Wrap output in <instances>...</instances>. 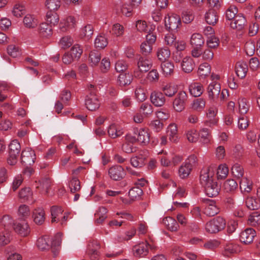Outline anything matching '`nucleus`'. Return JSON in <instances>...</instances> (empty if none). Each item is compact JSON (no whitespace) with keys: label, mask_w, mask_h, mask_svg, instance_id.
<instances>
[{"label":"nucleus","mask_w":260,"mask_h":260,"mask_svg":"<svg viewBox=\"0 0 260 260\" xmlns=\"http://www.w3.org/2000/svg\"><path fill=\"white\" fill-rule=\"evenodd\" d=\"M45 4L50 11H55L60 7V0H46Z\"/></svg>","instance_id":"obj_53"},{"label":"nucleus","mask_w":260,"mask_h":260,"mask_svg":"<svg viewBox=\"0 0 260 260\" xmlns=\"http://www.w3.org/2000/svg\"><path fill=\"white\" fill-rule=\"evenodd\" d=\"M216 168L212 167H206L201 170L200 180L201 184L203 186L211 181H215L213 177Z\"/></svg>","instance_id":"obj_5"},{"label":"nucleus","mask_w":260,"mask_h":260,"mask_svg":"<svg viewBox=\"0 0 260 260\" xmlns=\"http://www.w3.org/2000/svg\"><path fill=\"white\" fill-rule=\"evenodd\" d=\"M137 60L139 71L135 72L134 75L135 77L140 78L142 72H147L151 69L152 62L148 57L142 56L140 55H137Z\"/></svg>","instance_id":"obj_3"},{"label":"nucleus","mask_w":260,"mask_h":260,"mask_svg":"<svg viewBox=\"0 0 260 260\" xmlns=\"http://www.w3.org/2000/svg\"><path fill=\"white\" fill-rule=\"evenodd\" d=\"M204 202L206 204L204 212L206 215L214 216L219 212V208L215 200L204 199Z\"/></svg>","instance_id":"obj_8"},{"label":"nucleus","mask_w":260,"mask_h":260,"mask_svg":"<svg viewBox=\"0 0 260 260\" xmlns=\"http://www.w3.org/2000/svg\"><path fill=\"white\" fill-rule=\"evenodd\" d=\"M61 236L62 234L58 233L54 236V239L51 242V247L52 249V252L54 253V255H56L58 254V249L56 248V247H58L60 245L61 243Z\"/></svg>","instance_id":"obj_38"},{"label":"nucleus","mask_w":260,"mask_h":260,"mask_svg":"<svg viewBox=\"0 0 260 260\" xmlns=\"http://www.w3.org/2000/svg\"><path fill=\"white\" fill-rule=\"evenodd\" d=\"M237 187L238 184L234 179H228L223 184V189L227 192L234 191Z\"/></svg>","instance_id":"obj_45"},{"label":"nucleus","mask_w":260,"mask_h":260,"mask_svg":"<svg viewBox=\"0 0 260 260\" xmlns=\"http://www.w3.org/2000/svg\"><path fill=\"white\" fill-rule=\"evenodd\" d=\"M46 17L47 22L51 25H56L59 21V16L55 11H49Z\"/></svg>","instance_id":"obj_41"},{"label":"nucleus","mask_w":260,"mask_h":260,"mask_svg":"<svg viewBox=\"0 0 260 260\" xmlns=\"http://www.w3.org/2000/svg\"><path fill=\"white\" fill-rule=\"evenodd\" d=\"M181 19L179 15L173 14L165 17V24L166 28L172 31L177 30L179 26L181 25Z\"/></svg>","instance_id":"obj_7"},{"label":"nucleus","mask_w":260,"mask_h":260,"mask_svg":"<svg viewBox=\"0 0 260 260\" xmlns=\"http://www.w3.org/2000/svg\"><path fill=\"white\" fill-rule=\"evenodd\" d=\"M225 225V219L220 216H217L208 222L206 224L205 229L209 233H216L224 229Z\"/></svg>","instance_id":"obj_2"},{"label":"nucleus","mask_w":260,"mask_h":260,"mask_svg":"<svg viewBox=\"0 0 260 260\" xmlns=\"http://www.w3.org/2000/svg\"><path fill=\"white\" fill-rule=\"evenodd\" d=\"M136 135L137 136L138 142L144 144V145L149 142V134L148 132L144 129L137 130Z\"/></svg>","instance_id":"obj_32"},{"label":"nucleus","mask_w":260,"mask_h":260,"mask_svg":"<svg viewBox=\"0 0 260 260\" xmlns=\"http://www.w3.org/2000/svg\"><path fill=\"white\" fill-rule=\"evenodd\" d=\"M252 185V182L247 178H243L240 181V188L242 192H250Z\"/></svg>","instance_id":"obj_42"},{"label":"nucleus","mask_w":260,"mask_h":260,"mask_svg":"<svg viewBox=\"0 0 260 260\" xmlns=\"http://www.w3.org/2000/svg\"><path fill=\"white\" fill-rule=\"evenodd\" d=\"M241 251V247L237 244L230 243L225 247L224 255L230 256V254L237 253Z\"/></svg>","instance_id":"obj_28"},{"label":"nucleus","mask_w":260,"mask_h":260,"mask_svg":"<svg viewBox=\"0 0 260 260\" xmlns=\"http://www.w3.org/2000/svg\"><path fill=\"white\" fill-rule=\"evenodd\" d=\"M167 134L169 137L171 141L176 143L178 140V129L176 124L174 123L170 124L167 130Z\"/></svg>","instance_id":"obj_25"},{"label":"nucleus","mask_w":260,"mask_h":260,"mask_svg":"<svg viewBox=\"0 0 260 260\" xmlns=\"http://www.w3.org/2000/svg\"><path fill=\"white\" fill-rule=\"evenodd\" d=\"M229 172L228 168L225 165H220L217 170L218 179H224L228 175Z\"/></svg>","instance_id":"obj_62"},{"label":"nucleus","mask_w":260,"mask_h":260,"mask_svg":"<svg viewBox=\"0 0 260 260\" xmlns=\"http://www.w3.org/2000/svg\"><path fill=\"white\" fill-rule=\"evenodd\" d=\"M195 66L194 61L190 56L184 57L181 62L182 69L186 73H189L192 72Z\"/></svg>","instance_id":"obj_18"},{"label":"nucleus","mask_w":260,"mask_h":260,"mask_svg":"<svg viewBox=\"0 0 260 260\" xmlns=\"http://www.w3.org/2000/svg\"><path fill=\"white\" fill-rule=\"evenodd\" d=\"M107 44V39L102 36H98L94 41V45L96 48L103 49Z\"/></svg>","instance_id":"obj_55"},{"label":"nucleus","mask_w":260,"mask_h":260,"mask_svg":"<svg viewBox=\"0 0 260 260\" xmlns=\"http://www.w3.org/2000/svg\"><path fill=\"white\" fill-rule=\"evenodd\" d=\"M93 32V26L90 24H88L85 26L82 29L80 32L81 37H85L89 39Z\"/></svg>","instance_id":"obj_51"},{"label":"nucleus","mask_w":260,"mask_h":260,"mask_svg":"<svg viewBox=\"0 0 260 260\" xmlns=\"http://www.w3.org/2000/svg\"><path fill=\"white\" fill-rule=\"evenodd\" d=\"M153 112V108L151 104L149 103H142L139 109V112L144 117L150 116Z\"/></svg>","instance_id":"obj_26"},{"label":"nucleus","mask_w":260,"mask_h":260,"mask_svg":"<svg viewBox=\"0 0 260 260\" xmlns=\"http://www.w3.org/2000/svg\"><path fill=\"white\" fill-rule=\"evenodd\" d=\"M19 197L23 202L32 201V192L29 187H24L19 192Z\"/></svg>","instance_id":"obj_33"},{"label":"nucleus","mask_w":260,"mask_h":260,"mask_svg":"<svg viewBox=\"0 0 260 260\" xmlns=\"http://www.w3.org/2000/svg\"><path fill=\"white\" fill-rule=\"evenodd\" d=\"M51 240L48 236H44L38 239L37 245L41 250H49L51 247Z\"/></svg>","instance_id":"obj_23"},{"label":"nucleus","mask_w":260,"mask_h":260,"mask_svg":"<svg viewBox=\"0 0 260 260\" xmlns=\"http://www.w3.org/2000/svg\"><path fill=\"white\" fill-rule=\"evenodd\" d=\"M161 90L164 95L169 97H172L177 92V87L176 86L172 84H167L162 87Z\"/></svg>","instance_id":"obj_34"},{"label":"nucleus","mask_w":260,"mask_h":260,"mask_svg":"<svg viewBox=\"0 0 260 260\" xmlns=\"http://www.w3.org/2000/svg\"><path fill=\"white\" fill-rule=\"evenodd\" d=\"M20 149V144L17 140H13L9 145V153L18 155Z\"/></svg>","instance_id":"obj_52"},{"label":"nucleus","mask_w":260,"mask_h":260,"mask_svg":"<svg viewBox=\"0 0 260 260\" xmlns=\"http://www.w3.org/2000/svg\"><path fill=\"white\" fill-rule=\"evenodd\" d=\"M163 74L166 76L172 75L174 72V66L173 62L169 61H164L161 64Z\"/></svg>","instance_id":"obj_35"},{"label":"nucleus","mask_w":260,"mask_h":260,"mask_svg":"<svg viewBox=\"0 0 260 260\" xmlns=\"http://www.w3.org/2000/svg\"><path fill=\"white\" fill-rule=\"evenodd\" d=\"M8 54L13 57H17L21 55V51L18 47L11 45L7 48Z\"/></svg>","instance_id":"obj_63"},{"label":"nucleus","mask_w":260,"mask_h":260,"mask_svg":"<svg viewBox=\"0 0 260 260\" xmlns=\"http://www.w3.org/2000/svg\"><path fill=\"white\" fill-rule=\"evenodd\" d=\"M150 100L155 106L161 107L164 105L166 98L162 92L153 91L151 94Z\"/></svg>","instance_id":"obj_16"},{"label":"nucleus","mask_w":260,"mask_h":260,"mask_svg":"<svg viewBox=\"0 0 260 260\" xmlns=\"http://www.w3.org/2000/svg\"><path fill=\"white\" fill-rule=\"evenodd\" d=\"M13 226L15 231L22 236H26L29 233L28 223L25 220L14 223Z\"/></svg>","instance_id":"obj_15"},{"label":"nucleus","mask_w":260,"mask_h":260,"mask_svg":"<svg viewBox=\"0 0 260 260\" xmlns=\"http://www.w3.org/2000/svg\"><path fill=\"white\" fill-rule=\"evenodd\" d=\"M248 222L252 225H256L260 224V213L254 212L251 214L248 218Z\"/></svg>","instance_id":"obj_60"},{"label":"nucleus","mask_w":260,"mask_h":260,"mask_svg":"<svg viewBox=\"0 0 260 260\" xmlns=\"http://www.w3.org/2000/svg\"><path fill=\"white\" fill-rule=\"evenodd\" d=\"M211 72V67L210 64L207 62L202 63L198 69V73L200 76L206 77L208 76Z\"/></svg>","instance_id":"obj_47"},{"label":"nucleus","mask_w":260,"mask_h":260,"mask_svg":"<svg viewBox=\"0 0 260 260\" xmlns=\"http://www.w3.org/2000/svg\"><path fill=\"white\" fill-rule=\"evenodd\" d=\"M187 100V95L184 91H180L176 95L173 106L174 110L177 112L182 111L185 106Z\"/></svg>","instance_id":"obj_6"},{"label":"nucleus","mask_w":260,"mask_h":260,"mask_svg":"<svg viewBox=\"0 0 260 260\" xmlns=\"http://www.w3.org/2000/svg\"><path fill=\"white\" fill-rule=\"evenodd\" d=\"M204 187L206 194L211 198L216 197L220 190V186L215 180L208 183Z\"/></svg>","instance_id":"obj_10"},{"label":"nucleus","mask_w":260,"mask_h":260,"mask_svg":"<svg viewBox=\"0 0 260 260\" xmlns=\"http://www.w3.org/2000/svg\"><path fill=\"white\" fill-rule=\"evenodd\" d=\"M189 90L192 95L199 97L203 93L204 88L200 83L194 82L189 85Z\"/></svg>","instance_id":"obj_20"},{"label":"nucleus","mask_w":260,"mask_h":260,"mask_svg":"<svg viewBox=\"0 0 260 260\" xmlns=\"http://www.w3.org/2000/svg\"><path fill=\"white\" fill-rule=\"evenodd\" d=\"M148 245V243L142 242L134 246L133 248L134 256L139 257L146 256L149 252Z\"/></svg>","instance_id":"obj_12"},{"label":"nucleus","mask_w":260,"mask_h":260,"mask_svg":"<svg viewBox=\"0 0 260 260\" xmlns=\"http://www.w3.org/2000/svg\"><path fill=\"white\" fill-rule=\"evenodd\" d=\"M109 135L113 139L121 136L123 132L121 129H118L115 124H111L108 130Z\"/></svg>","instance_id":"obj_50"},{"label":"nucleus","mask_w":260,"mask_h":260,"mask_svg":"<svg viewBox=\"0 0 260 260\" xmlns=\"http://www.w3.org/2000/svg\"><path fill=\"white\" fill-rule=\"evenodd\" d=\"M237 13V8L234 6H231L226 11L225 17L226 19L229 20H234L236 17V15Z\"/></svg>","instance_id":"obj_59"},{"label":"nucleus","mask_w":260,"mask_h":260,"mask_svg":"<svg viewBox=\"0 0 260 260\" xmlns=\"http://www.w3.org/2000/svg\"><path fill=\"white\" fill-rule=\"evenodd\" d=\"M207 90L210 99L215 100L219 95L220 85L219 83L213 81L209 85Z\"/></svg>","instance_id":"obj_14"},{"label":"nucleus","mask_w":260,"mask_h":260,"mask_svg":"<svg viewBox=\"0 0 260 260\" xmlns=\"http://www.w3.org/2000/svg\"><path fill=\"white\" fill-rule=\"evenodd\" d=\"M146 157L142 154L133 157L131 159V165L135 168H141L145 164Z\"/></svg>","instance_id":"obj_36"},{"label":"nucleus","mask_w":260,"mask_h":260,"mask_svg":"<svg viewBox=\"0 0 260 260\" xmlns=\"http://www.w3.org/2000/svg\"><path fill=\"white\" fill-rule=\"evenodd\" d=\"M233 175L236 178L240 179L242 177L244 174L243 167L238 164H235L231 169Z\"/></svg>","instance_id":"obj_49"},{"label":"nucleus","mask_w":260,"mask_h":260,"mask_svg":"<svg viewBox=\"0 0 260 260\" xmlns=\"http://www.w3.org/2000/svg\"><path fill=\"white\" fill-rule=\"evenodd\" d=\"M100 245L96 241H93L88 246L87 252L91 260H98L100 256L99 250L100 249Z\"/></svg>","instance_id":"obj_13"},{"label":"nucleus","mask_w":260,"mask_h":260,"mask_svg":"<svg viewBox=\"0 0 260 260\" xmlns=\"http://www.w3.org/2000/svg\"><path fill=\"white\" fill-rule=\"evenodd\" d=\"M36 154L31 148H26L22 150L21 154V163L25 168L23 173L27 176H30L33 172V169L31 167L35 163Z\"/></svg>","instance_id":"obj_1"},{"label":"nucleus","mask_w":260,"mask_h":260,"mask_svg":"<svg viewBox=\"0 0 260 260\" xmlns=\"http://www.w3.org/2000/svg\"><path fill=\"white\" fill-rule=\"evenodd\" d=\"M63 210L60 207L53 206L51 208V222H58L60 220Z\"/></svg>","instance_id":"obj_27"},{"label":"nucleus","mask_w":260,"mask_h":260,"mask_svg":"<svg viewBox=\"0 0 260 260\" xmlns=\"http://www.w3.org/2000/svg\"><path fill=\"white\" fill-rule=\"evenodd\" d=\"M34 222L38 224H42L45 221V212L42 208H38L34 210L32 213Z\"/></svg>","instance_id":"obj_19"},{"label":"nucleus","mask_w":260,"mask_h":260,"mask_svg":"<svg viewBox=\"0 0 260 260\" xmlns=\"http://www.w3.org/2000/svg\"><path fill=\"white\" fill-rule=\"evenodd\" d=\"M51 183L52 181L50 178H44L39 181L40 185L38 187L44 190L46 193H48L51 185Z\"/></svg>","instance_id":"obj_48"},{"label":"nucleus","mask_w":260,"mask_h":260,"mask_svg":"<svg viewBox=\"0 0 260 260\" xmlns=\"http://www.w3.org/2000/svg\"><path fill=\"white\" fill-rule=\"evenodd\" d=\"M89 61L91 66H96L101 59V53L96 50H93L89 54Z\"/></svg>","instance_id":"obj_43"},{"label":"nucleus","mask_w":260,"mask_h":260,"mask_svg":"<svg viewBox=\"0 0 260 260\" xmlns=\"http://www.w3.org/2000/svg\"><path fill=\"white\" fill-rule=\"evenodd\" d=\"M162 223L171 232H176L178 230L179 225L175 219L171 217H167L162 220Z\"/></svg>","instance_id":"obj_22"},{"label":"nucleus","mask_w":260,"mask_h":260,"mask_svg":"<svg viewBox=\"0 0 260 260\" xmlns=\"http://www.w3.org/2000/svg\"><path fill=\"white\" fill-rule=\"evenodd\" d=\"M255 236V231L252 228H247L241 233L240 240L245 244H249L253 242Z\"/></svg>","instance_id":"obj_11"},{"label":"nucleus","mask_w":260,"mask_h":260,"mask_svg":"<svg viewBox=\"0 0 260 260\" xmlns=\"http://www.w3.org/2000/svg\"><path fill=\"white\" fill-rule=\"evenodd\" d=\"M152 46L146 43L143 42L140 45V51L141 53L145 56H147L152 52Z\"/></svg>","instance_id":"obj_64"},{"label":"nucleus","mask_w":260,"mask_h":260,"mask_svg":"<svg viewBox=\"0 0 260 260\" xmlns=\"http://www.w3.org/2000/svg\"><path fill=\"white\" fill-rule=\"evenodd\" d=\"M23 23L25 27L30 28L36 27L38 22L33 15L27 14L23 19Z\"/></svg>","instance_id":"obj_39"},{"label":"nucleus","mask_w":260,"mask_h":260,"mask_svg":"<svg viewBox=\"0 0 260 260\" xmlns=\"http://www.w3.org/2000/svg\"><path fill=\"white\" fill-rule=\"evenodd\" d=\"M108 173L111 179L115 181L122 179L126 175L123 168L119 165L111 167L109 170Z\"/></svg>","instance_id":"obj_9"},{"label":"nucleus","mask_w":260,"mask_h":260,"mask_svg":"<svg viewBox=\"0 0 260 260\" xmlns=\"http://www.w3.org/2000/svg\"><path fill=\"white\" fill-rule=\"evenodd\" d=\"M245 204L247 208L252 210H256L260 208V202L252 197L246 198Z\"/></svg>","instance_id":"obj_29"},{"label":"nucleus","mask_w":260,"mask_h":260,"mask_svg":"<svg viewBox=\"0 0 260 260\" xmlns=\"http://www.w3.org/2000/svg\"><path fill=\"white\" fill-rule=\"evenodd\" d=\"M191 170L192 169L190 168V166L188 167L184 163L179 168L178 171L179 175L180 178L184 179L189 175Z\"/></svg>","instance_id":"obj_56"},{"label":"nucleus","mask_w":260,"mask_h":260,"mask_svg":"<svg viewBox=\"0 0 260 260\" xmlns=\"http://www.w3.org/2000/svg\"><path fill=\"white\" fill-rule=\"evenodd\" d=\"M133 77L129 73H121L118 77V83L120 86L129 85L132 82Z\"/></svg>","instance_id":"obj_24"},{"label":"nucleus","mask_w":260,"mask_h":260,"mask_svg":"<svg viewBox=\"0 0 260 260\" xmlns=\"http://www.w3.org/2000/svg\"><path fill=\"white\" fill-rule=\"evenodd\" d=\"M89 88L90 93L86 97L85 105L89 110L95 111L100 107V103L98 96L95 94L93 90L94 86L90 85Z\"/></svg>","instance_id":"obj_4"},{"label":"nucleus","mask_w":260,"mask_h":260,"mask_svg":"<svg viewBox=\"0 0 260 260\" xmlns=\"http://www.w3.org/2000/svg\"><path fill=\"white\" fill-rule=\"evenodd\" d=\"M13 15L16 17H20L25 13V8L24 5L16 4L14 5L12 10Z\"/></svg>","instance_id":"obj_46"},{"label":"nucleus","mask_w":260,"mask_h":260,"mask_svg":"<svg viewBox=\"0 0 260 260\" xmlns=\"http://www.w3.org/2000/svg\"><path fill=\"white\" fill-rule=\"evenodd\" d=\"M170 50L167 47L159 48L157 51L158 59L162 62L166 61L170 56Z\"/></svg>","instance_id":"obj_37"},{"label":"nucleus","mask_w":260,"mask_h":260,"mask_svg":"<svg viewBox=\"0 0 260 260\" xmlns=\"http://www.w3.org/2000/svg\"><path fill=\"white\" fill-rule=\"evenodd\" d=\"M190 42L192 47H202L204 44V39L201 34L195 33L192 35Z\"/></svg>","instance_id":"obj_31"},{"label":"nucleus","mask_w":260,"mask_h":260,"mask_svg":"<svg viewBox=\"0 0 260 260\" xmlns=\"http://www.w3.org/2000/svg\"><path fill=\"white\" fill-rule=\"evenodd\" d=\"M142 189L138 186H135L132 188L129 192L128 196L129 198L134 200L138 197H140L143 194Z\"/></svg>","instance_id":"obj_54"},{"label":"nucleus","mask_w":260,"mask_h":260,"mask_svg":"<svg viewBox=\"0 0 260 260\" xmlns=\"http://www.w3.org/2000/svg\"><path fill=\"white\" fill-rule=\"evenodd\" d=\"M246 23V20L245 17L243 15L239 14L231 22L230 25L232 28L240 30L244 27Z\"/></svg>","instance_id":"obj_17"},{"label":"nucleus","mask_w":260,"mask_h":260,"mask_svg":"<svg viewBox=\"0 0 260 260\" xmlns=\"http://www.w3.org/2000/svg\"><path fill=\"white\" fill-rule=\"evenodd\" d=\"M83 52L82 49L78 44L75 45L69 52L75 60L78 59Z\"/></svg>","instance_id":"obj_57"},{"label":"nucleus","mask_w":260,"mask_h":260,"mask_svg":"<svg viewBox=\"0 0 260 260\" xmlns=\"http://www.w3.org/2000/svg\"><path fill=\"white\" fill-rule=\"evenodd\" d=\"M136 99L140 102H143L146 99L145 90L141 86H138L135 91Z\"/></svg>","instance_id":"obj_58"},{"label":"nucleus","mask_w":260,"mask_h":260,"mask_svg":"<svg viewBox=\"0 0 260 260\" xmlns=\"http://www.w3.org/2000/svg\"><path fill=\"white\" fill-rule=\"evenodd\" d=\"M186 138L189 142L191 143L196 142L199 137V133L195 129H190L186 133Z\"/></svg>","instance_id":"obj_61"},{"label":"nucleus","mask_w":260,"mask_h":260,"mask_svg":"<svg viewBox=\"0 0 260 260\" xmlns=\"http://www.w3.org/2000/svg\"><path fill=\"white\" fill-rule=\"evenodd\" d=\"M69 187L71 192L72 193H75L80 190V181L77 177L75 176L72 177V179L69 182Z\"/></svg>","instance_id":"obj_44"},{"label":"nucleus","mask_w":260,"mask_h":260,"mask_svg":"<svg viewBox=\"0 0 260 260\" xmlns=\"http://www.w3.org/2000/svg\"><path fill=\"white\" fill-rule=\"evenodd\" d=\"M52 26L48 23H42L39 27V32L44 37L51 36L52 34Z\"/></svg>","instance_id":"obj_40"},{"label":"nucleus","mask_w":260,"mask_h":260,"mask_svg":"<svg viewBox=\"0 0 260 260\" xmlns=\"http://www.w3.org/2000/svg\"><path fill=\"white\" fill-rule=\"evenodd\" d=\"M248 70L247 63L244 61H239L235 67V71L237 75L240 78H244Z\"/></svg>","instance_id":"obj_21"},{"label":"nucleus","mask_w":260,"mask_h":260,"mask_svg":"<svg viewBox=\"0 0 260 260\" xmlns=\"http://www.w3.org/2000/svg\"><path fill=\"white\" fill-rule=\"evenodd\" d=\"M206 22L212 25H214L218 21V17L214 10H210L205 14Z\"/></svg>","instance_id":"obj_30"}]
</instances>
